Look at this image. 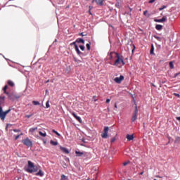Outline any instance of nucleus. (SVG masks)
Here are the masks:
<instances>
[{
  "label": "nucleus",
  "instance_id": "nucleus-1",
  "mask_svg": "<svg viewBox=\"0 0 180 180\" xmlns=\"http://www.w3.org/2000/svg\"><path fill=\"white\" fill-rule=\"evenodd\" d=\"M25 171H26V172H29V174H33V172H37L35 174L37 176H44V172H43V170L39 169V167L34 165V163L32 162V161L30 160L28 161V166L25 167Z\"/></svg>",
  "mask_w": 180,
  "mask_h": 180
},
{
  "label": "nucleus",
  "instance_id": "nucleus-2",
  "mask_svg": "<svg viewBox=\"0 0 180 180\" xmlns=\"http://www.w3.org/2000/svg\"><path fill=\"white\" fill-rule=\"evenodd\" d=\"M5 103V96L1 95L0 96V119L2 120V122L5 121V117H6V115L11 112V109H8L4 112L2 110V106L1 105H4Z\"/></svg>",
  "mask_w": 180,
  "mask_h": 180
},
{
  "label": "nucleus",
  "instance_id": "nucleus-3",
  "mask_svg": "<svg viewBox=\"0 0 180 180\" xmlns=\"http://www.w3.org/2000/svg\"><path fill=\"white\" fill-rule=\"evenodd\" d=\"M115 58H117L113 64V65H116L117 67H123L124 65V61L123 60V58L120 57L119 53H115Z\"/></svg>",
  "mask_w": 180,
  "mask_h": 180
},
{
  "label": "nucleus",
  "instance_id": "nucleus-4",
  "mask_svg": "<svg viewBox=\"0 0 180 180\" xmlns=\"http://www.w3.org/2000/svg\"><path fill=\"white\" fill-rule=\"evenodd\" d=\"M22 143L24 144V146H26V147H33V142L29 138L23 139Z\"/></svg>",
  "mask_w": 180,
  "mask_h": 180
},
{
  "label": "nucleus",
  "instance_id": "nucleus-5",
  "mask_svg": "<svg viewBox=\"0 0 180 180\" xmlns=\"http://www.w3.org/2000/svg\"><path fill=\"white\" fill-rule=\"evenodd\" d=\"M7 96H8V99H10L11 101H14L15 99H19L20 98V96L16 95V94L15 93H11L8 94H6Z\"/></svg>",
  "mask_w": 180,
  "mask_h": 180
},
{
  "label": "nucleus",
  "instance_id": "nucleus-6",
  "mask_svg": "<svg viewBox=\"0 0 180 180\" xmlns=\"http://www.w3.org/2000/svg\"><path fill=\"white\" fill-rule=\"evenodd\" d=\"M108 133H109V127H105L104 133L101 134L102 139H108V137H109Z\"/></svg>",
  "mask_w": 180,
  "mask_h": 180
},
{
  "label": "nucleus",
  "instance_id": "nucleus-7",
  "mask_svg": "<svg viewBox=\"0 0 180 180\" xmlns=\"http://www.w3.org/2000/svg\"><path fill=\"white\" fill-rule=\"evenodd\" d=\"M138 113H139V110L137 109V105H136L135 110L131 118V122H134L135 120H137Z\"/></svg>",
  "mask_w": 180,
  "mask_h": 180
},
{
  "label": "nucleus",
  "instance_id": "nucleus-8",
  "mask_svg": "<svg viewBox=\"0 0 180 180\" xmlns=\"http://www.w3.org/2000/svg\"><path fill=\"white\" fill-rule=\"evenodd\" d=\"M124 80V76L120 75V77H115L114 81L116 84H122V82Z\"/></svg>",
  "mask_w": 180,
  "mask_h": 180
},
{
  "label": "nucleus",
  "instance_id": "nucleus-9",
  "mask_svg": "<svg viewBox=\"0 0 180 180\" xmlns=\"http://www.w3.org/2000/svg\"><path fill=\"white\" fill-rule=\"evenodd\" d=\"M167 16H163L161 19H155L154 22H157L158 23H162L163 22H166Z\"/></svg>",
  "mask_w": 180,
  "mask_h": 180
},
{
  "label": "nucleus",
  "instance_id": "nucleus-10",
  "mask_svg": "<svg viewBox=\"0 0 180 180\" xmlns=\"http://www.w3.org/2000/svg\"><path fill=\"white\" fill-rule=\"evenodd\" d=\"M60 149L64 154H70V150L67 148L60 146Z\"/></svg>",
  "mask_w": 180,
  "mask_h": 180
},
{
  "label": "nucleus",
  "instance_id": "nucleus-11",
  "mask_svg": "<svg viewBox=\"0 0 180 180\" xmlns=\"http://www.w3.org/2000/svg\"><path fill=\"white\" fill-rule=\"evenodd\" d=\"M106 0H93L92 2H96L97 5H99L100 6H103V1Z\"/></svg>",
  "mask_w": 180,
  "mask_h": 180
},
{
  "label": "nucleus",
  "instance_id": "nucleus-12",
  "mask_svg": "<svg viewBox=\"0 0 180 180\" xmlns=\"http://www.w3.org/2000/svg\"><path fill=\"white\" fill-rule=\"evenodd\" d=\"M72 116L79 122V123H82V120H81V117L75 115L74 112H72Z\"/></svg>",
  "mask_w": 180,
  "mask_h": 180
},
{
  "label": "nucleus",
  "instance_id": "nucleus-13",
  "mask_svg": "<svg viewBox=\"0 0 180 180\" xmlns=\"http://www.w3.org/2000/svg\"><path fill=\"white\" fill-rule=\"evenodd\" d=\"M127 139L128 141H131L134 139V136L133 135L127 134Z\"/></svg>",
  "mask_w": 180,
  "mask_h": 180
},
{
  "label": "nucleus",
  "instance_id": "nucleus-14",
  "mask_svg": "<svg viewBox=\"0 0 180 180\" xmlns=\"http://www.w3.org/2000/svg\"><path fill=\"white\" fill-rule=\"evenodd\" d=\"M77 43H82V44H85V41L82 38H78L76 39Z\"/></svg>",
  "mask_w": 180,
  "mask_h": 180
},
{
  "label": "nucleus",
  "instance_id": "nucleus-15",
  "mask_svg": "<svg viewBox=\"0 0 180 180\" xmlns=\"http://www.w3.org/2000/svg\"><path fill=\"white\" fill-rule=\"evenodd\" d=\"M75 154H77V157H82L84 155V152H79L76 150Z\"/></svg>",
  "mask_w": 180,
  "mask_h": 180
},
{
  "label": "nucleus",
  "instance_id": "nucleus-16",
  "mask_svg": "<svg viewBox=\"0 0 180 180\" xmlns=\"http://www.w3.org/2000/svg\"><path fill=\"white\" fill-rule=\"evenodd\" d=\"M75 51H77V54L79 56H81V54H82L80 51H79V49L78 48V45H75Z\"/></svg>",
  "mask_w": 180,
  "mask_h": 180
},
{
  "label": "nucleus",
  "instance_id": "nucleus-17",
  "mask_svg": "<svg viewBox=\"0 0 180 180\" xmlns=\"http://www.w3.org/2000/svg\"><path fill=\"white\" fill-rule=\"evenodd\" d=\"M7 89H8V85L4 86V87L3 88V91L4 94H6V95H9V92L6 91Z\"/></svg>",
  "mask_w": 180,
  "mask_h": 180
},
{
  "label": "nucleus",
  "instance_id": "nucleus-18",
  "mask_svg": "<svg viewBox=\"0 0 180 180\" xmlns=\"http://www.w3.org/2000/svg\"><path fill=\"white\" fill-rule=\"evenodd\" d=\"M39 136H41V137H46L47 136V134L46 133V131H39Z\"/></svg>",
  "mask_w": 180,
  "mask_h": 180
},
{
  "label": "nucleus",
  "instance_id": "nucleus-19",
  "mask_svg": "<svg viewBox=\"0 0 180 180\" xmlns=\"http://www.w3.org/2000/svg\"><path fill=\"white\" fill-rule=\"evenodd\" d=\"M115 54H117V53L116 52H111L109 55V59L112 60V58H113V56H115Z\"/></svg>",
  "mask_w": 180,
  "mask_h": 180
},
{
  "label": "nucleus",
  "instance_id": "nucleus-20",
  "mask_svg": "<svg viewBox=\"0 0 180 180\" xmlns=\"http://www.w3.org/2000/svg\"><path fill=\"white\" fill-rule=\"evenodd\" d=\"M155 29H156V30H162V25H156Z\"/></svg>",
  "mask_w": 180,
  "mask_h": 180
},
{
  "label": "nucleus",
  "instance_id": "nucleus-21",
  "mask_svg": "<svg viewBox=\"0 0 180 180\" xmlns=\"http://www.w3.org/2000/svg\"><path fill=\"white\" fill-rule=\"evenodd\" d=\"M50 143H51V146H58V142H57V141L51 140Z\"/></svg>",
  "mask_w": 180,
  "mask_h": 180
},
{
  "label": "nucleus",
  "instance_id": "nucleus-22",
  "mask_svg": "<svg viewBox=\"0 0 180 180\" xmlns=\"http://www.w3.org/2000/svg\"><path fill=\"white\" fill-rule=\"evenodd\" d=\"M8 84L9 85V86H15V83H13L12 80H8Z\"/></svg>",
  "mask_w": 180,
  "mask_h": 180
},
{
  "label": "nucleus",
  "instance_id": "nucleus-23",
  "mask_svg": "<svg viewBox=\"0 0 180 180\" xmlns=\"http://www.w3.org/2000/svg\"><path fill=\"white\" fill-rule=\"evenodd\" d=\"M143 15H144V16H147V18H150V13H148V11H145L143 12Z\"/></svg>",
  "mask_w": 180,
  "mask_h": 180
},
{
  "label": "nucleus",
  "instance_id": "nucleus-24",
  "mask_svg": "<svg viewBox=\"0 0 180 180\" xmlns=\"http://www.w3.org/2000/svg\"><path fill=\"white\" fill-rule=\"evenodd\" d=\"M150 53L154 54V45L153 44L151 45Z\"/></svg>",
  "mask_w": 180,
  "mask_h": 180
},
{
  "label": "nucleus",
  "instance_id": "nucleus-25",
  "mask_svg": "<svg viewBox=\"0 0 180 180\" xmlns=\"http://www.w3.org/2000/svg\"><path fill=\"white\" fill-rule=\"evenodd\" d=\"M169 68H171V70L174 69V62H169Z\"/></svg>",
  "mask_w": 180,
  "mask_h": 180
},
{
  "label": "nucleus",
  "instance_id": "nucleus-26",
  "mask_svg": "<svg viewBox=\"0 0 180 180\" xmlns=\"http://www.w3.org/2000/svg\"><path fill=\"white\" fill-rule=\"evenodd\" d=\"M86 46L88 51L91 50V42H89V44H86Z\"/></svg>",
  "mask_w": 180,
  "mask_h": 180
},
{
  "label": "nucleus",
  "instance_id": "nucleus-27",
  "mask_svg": "<svg viewBox=\"0 0 180 180\" xmlns=\"http://www.w3.org/2000/svg\"><path fill=\"white\" fill-rule=\"evenodd\" d=\"M153 37L155 39H156V40H158V41H161V37L157 36V35H154Z\"/></svg>",
  "mask_w": 180,
  "mask_h": 180
},
{
  "label": "nucleus",
  "instance_id": "nucleus-28",
  "mask_svg": "<svg viewBox=\"0 0 180 180\" xmlns=\"http://www.w3.org/2000/svg\"><path fill=\"white\" fill-rule=\"evenodd\" d=\"M33 105L35 106H37V105H40V103L39 101H32Z\"/></svg>",
  "mask_w": 180,
  "mask_h": 180
},
{
  "label": "nucleus",
  "instance_id": "nucleus-29",
  "mask_svg": "<svg viewBox=\"0 0 180 180\" xmlns=\"http://www.w3.org/2000/svg\"><path fill=\"white\" fill-rule=\"evenodd\" d=\"M74 61L77 63V64H79V63H82V61L77 59L76 58H74Z\"/></svg>",
  "mask_w": 180,
  "mask_h": 180
},
{
  "label": "nucleus",
  "instance_id": "nucleus-30",
  "mask_svg": "<svg viewBox=\"0 0 180 180\" xmlns=\"http://www.w3.org/2000/svg\"><path fill=\"white\" fill-rule=\"evenodd\" d=\"M35 130H37V127L31 128V129H30V131L31 133H33V132L35 131Z\"/></svg>",
  "mask_w": 180,
  "mask_h": 180
},
{
  "label": "nucleus",
  "instance_id": "nucleus-31",
  "mask_svg": "<svg viewBox=\"0 0 180 180\" xmlns=\"http://www.w3.org/2000/svg\"><path fill=\"white\" fill-rule=\"evenodd\" d=\"M52 132L55 133V134H56V136H61L59 133L57 132V131H56V129H53Z\"/></svg>",
  "mask_w": 180,
  "mask_h": 180
},
{
  "label": "nucleus",
  "instance_id": "nucleus-32",
  "mask_svg": "<svg viewBox=\"0 0 180 180\" xmlns=\"http://www.w3.org/2000/svg\"><path fill=\"white\" fill-rule=\"evenodd\" d=\"M61 180H67V176L62 174L61 175Z\"/></svg>",
  "mask_w": 180,
  "mask_h": 180
},
{
  "label": "nucleus",
  "instance_id": "nucleus-33",
  "mask_svg": "<svg viewBox=\"0 0 180 180\" xmlns=\"http://www.w3.org/2000/svg\"><path fill=\"white\" fill-rule=\"evenodd\" d=\"M79 49H80V50H82V51H84L85 50V46L83 45H80Z\"/></svg>",
  "mask_w": 180,
  "mask_h": 180
},
{
  "label": "nucleus",
  "instance_id": "nucleus-34",
  "mask_svg": "<svg viewBox=\"0 0 180 180\" xmlns=\"http://www.w3.org/2000/svg\"><path fill=\"white\" fill-rule=\"evenodd\" d=\"M20 136H23V133H21L20 134L17 135L15 138V140H18V139H19V137H20Z\"/></svg>",
  "mask_w": 180,
  "mask_h": 180
},
{
  "label": "nucleus",
  "instance_id": "nucleus-35",
  "mask_svg": "<svg viewBox=\"0 0 180 180\" xmlns=\"http://www.w3.org/2000/svg\"><path fill=\"white\" fill-rule=\"evenodd\" d=\"M165 8H167V6H162L159 8V11H163V9H165Z\"/></svg>",
  "mask_w": 180,
  "mask_h": 180
},
{
  "label": "nucleus",
  "instance_id": "nucleus-36",
  "mask_svg": "<svg viewBox=\"0 0 180 180\" xmlns=\"http://www.w3.org/2000/svg\"><path fill=\"white\" fill-rule=\"evenodd\" d=\"M32 116H33V114L25 115V117H27V119H30Z\"/></svg>",
  "mask_w": 180,
  "mask_h": 180
},
{
  "label": "nucleus",
  "instance_id": "nucleus-37",
  "mask_svg": "<svg viewBox=\"0 0 180 180\" xmlns=\"http://www.w3.org/2000/svg\"><path fill=\"white\" fill-rule=\"evenodd\" d=\"M70 46H75H75H77V41H75L71 43V44H70Z\"/></svg>",
  "mask_w": 180,
  "mask_h": 180
},
{
  "label": "nucleus",
  "instance_id": "nucleus-38",
  "mask_svg": "<svg viewBox=\"0 0 180 180\" xmlns=\"http://www.w3.org/2000/svg\"><path fill=\"white\" fill-rule=\"evenodd\" d=\"M173 95L174 96H177V98H180V95L179 94H176V93H174Z\"/></svg>",
  "mask_w": 180,
  "mask_h": 180
},
{
  "label": "nucleus",
  "instance_id": "nucleus-39",
  "mask_svg": "<svg viewBox=\"0 0 180 180\" xmlns=\"http://www.w3.org/2000/svg\"><path fill=\"white\" fill-rule=\"evenodd\" d=\"M46 108H50V104L49 103V101L46 103Z\"/></svg>",
  "mask_w": 180,
  "mask_h": 180
},
{
  "label": "nucleus",
  "instance_id": "nucleus-40",
  "mask_svg": "<svg viewBox=\"0 0 180 180\" xmlns=\"http://www.w3.org/2000/svg\"><path fill=\"white\" fill-rule=\"evenodd\" d=\"M13 131L15 133H19L20 131V129H13Z\"/></svg>",
  "mask_w": 180,
  "mask_h": 180
},
{
  "label": "nucleus",
  "instance_id": "nucleus-41",
  "mask_svg": "<svg viewBox=\"0 0 180 180\" xmlns=\"http://www.w3.org/2000/svg\"><path fill=\"white\" fill-rule=\"evenodd\" d=\"M93 99L94 100V102H96L98 101V99H96V96H94Z\"/></svg>",
  "mask_w": 180,
  "mask_h": 180
},
{
  "label": "nucleus",
  "instance_id": "nucleus-42",
  "mask_svg": "<svg viewBox=\"0 0 180 180\" xmlns=\"http://www.w3.org/2000/svg\"><path fill=\"white\" fill-rule=\"evenodd\" d=\"M155 2V0H150L149 4H154Z\"/></svg>",
  "mask_w": 180,
  "mask_h": 180
},
{
  "label": "nucleus",
  "instance_id": "nucleus-43",
  "mask_svg": "<svg viewBox=\"0 0 180 180\" xmlns=\"http://www.w3.org/2000/svg\"><path fill=\"white\" fill-rule=\"evenodd\" d=\"M115 6H116L117 8H120V5L119 3H117V4H115Z\"/></svg>",
  "mask_w": 180,
  "mask_h": 180
},
{
  "label": "nucleus",
  "instance_id": "nucleus-44",
  "mask_svg": "<svg viewBox=\"0 0 180 180\" xmlns=\"http://www.w3.org/2000/svg\"><path fill=\"white\" fill-rule=\"evenodd\" d=\"M127 164H129V162H124L123 163L124 167H126V165H127Z\"/></svg>",
  "mask_w": 180,
  "mask_h": 180
},
{
  "label": "nucleus",
  "instance_id": "nucleus-45",
  "mask_svg": "<svg viewBox=\"0 0 180 180\" xmlns=\"http://www.w3.org/2000/svg\"><path fill=\"white\" fill-rule=\"evenodd\" d=\"M115 140H116V139L112 138V139H111V143H115Z\"/></svg>",
  "mask_w": 180,
  "mask_h": 180
},
{
  "label": "nucleus",
  "instance_id": "nucleus-46",
  "mask_svg": "<svg viewBox=\"0 0 180 180\" xmlns=\"http://www.w3.org/2000/svg\"><path fill=\"white\" fill-rule=\"evenodd\" d=\"M109 102H110V99L108 98L105 101L106 103H109Z\"/></svg>",
  "mask_w": 180,
  "mask_h": 180
},
{
  "label": "nucleus",
  "instance_id": "nucleus-47",
  "mask_svg": "<svg viewBox=\"0 0 180 180\" xmlns=\"http://www.w3.org/2000/svg\"><path fill=\"white\" fill-rule=\"evenodd\" d=\"M79 36H82V37L85 36V34H84V33H83V32L79 33Z\"/></svg>",
  "mask_w": 180,
  "mask_h": 180
},
{
  "label": "nucleus",
  "instance_id": "nucleus-48",
  "mask_svg": "<svg viewBox=\"0 0 180 180\" xmlns=\"http://www.w3.org/2000/svg\"><path fill=\"white\" fill-rule=\"evenodd\" d=\"M176 120H179V122H180V117H176Z\"/></svg>",
  "mask_w": 180,
  "mask_h": 180
},
{
  "label": "nucleus",
  "instance_id": "nucleus-49",
  "mask_svg": "<svg viewBox=\"0 0 180 180\" xmlns=\"http://www.w3.org/2000/svg\"><path fill=\"white\" fill-rule=\"evenodd\" d=\"M178 75H179V73H176V74L174 75V77H178Z\"/></svg>",
  "mask_w": 180,
  "mask_h": 180
},
{
  "label": "nucleus",
  "instance_id": "nucleus-50",
  "mask_svg": "<svg viewBox=\"0 0 180 180\" xmlns=\"http://www.w3.org/2000/svg\"><path fill=\"white\" fill-rule=\"evenodd\" d=\"M115 108H116V109H117V104H115Z\"/></svg>",
  "mask_w": 180,
  "mask_h": 180
},
{
  "label": "nucleus",
  "instance_id": "nucleus-51",
  "mask_svg": "<svg viewBox=\"0 0 180 180\" xmlns=\"http://www.w3.org/2000/svg\"><path fill=\"white\" fill-rule=\"evenodd\" d=\"M89 15H92V13H91V10L89 11Z\"/></svg>",
  "mask_w": 180,
  "mask_h": 180
},
{
  "label": "nucleus",
  "instance_id": "nucleus-52",
  "mask_svg": "<svg viewBox=\"0 0 180 180\" xmlns=\"http://www.w3.org/2000/svg\"><path fill=\"white\" fill-rule=\"evenodd\" d=\"M143 174H144V171H143L142 172H141L139 174L143 175Z\"/></svg>",
  "mask_w": 180,
  "mask_h": 180
},
{
  "label": "nucleus",
  "instance_id": "nucleus-53",
  "mask_svg": "<svg viewBox=\"0 0 180 180\" xmlns=\"http://www.w3.org/2000/svg\"><path fill=\"white\" fill-rule=\"evenodd\" d=\"M151 85H152V86H155H155L154 85V84L151 83Z\"/></svg>",
  "mask_w": 180,
  "mask_h": 180
},
{
  "label": "nucleus",
  "instance_id": "nucleus-54",
  "mask_svg": "<svg viewBox=\"0 0 180 180\" xmlns=\"http://www.w3.org/2000/svg\"><path fill=\"white\" fill-rule=\"evenodd\" d=\"M156 178H161V176H156Z\"/></svg>",
  "mask_w": 180,
  "mask_h": 180
},
{
  "label": "nucleus",
  "instance_id": "nucleus-55",
  "mask_svg": "<svg viewBox=\"0 0 180 180\" xmlns=\"http://www.w3.org/2000/svg\"><path fill=\"white\" fill-rule=\"evenodd\" d=\"M179 75H180V72H178Z\"/></svg>",
  "mask_w": 180,
  "mask_h": 180
}]
</instances>
